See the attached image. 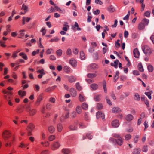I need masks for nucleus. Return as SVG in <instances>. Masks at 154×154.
I'll return each instance as SVG.
<instances>
[{"label":"nucleus","instance_id":"obj_11","mask_svg":"<svg viewBox=\"0 0 154 154\" xmlns=\"http://www.w3.org/2000/svg\"><path fill=\"white\" fill-rule=\"evenodd\" d=\"M79 100L80 102H83L85 101L86 97L82 93H81L79 95Z\"/></svg>","mask_w":154,"mask_h":154},{"label":"nucleus","instance_id":"obj_21","mask_svg":"<svg viewBox=\"0 0 154 154\" xmlns=\"http://www.w3.org/2000/svg\"><path fill=\"white\" fill-rule=\"evenodd\" d=\"M31 20L30 17H24L22 18V24L24 25L25 24V22H29Z\"/></svg>","mask_w":154,"mask_h":154},{"label":"nucleus","instance_id":"obj_56","mask_svg":"<svg viewBox=\"0 0 154 154\" xmlns=\"http://www.w3.org/2000/svg\"><path fill=\"white\" fill-rule=\"evenodd\" d=\"M11 26L10 25H8L6 26V29L7 31L10 32L11 31Z\"/></svg>","mask_w":154,"mask_h":154},{"label":"nucleus","instance_id":"obj_2","mask_svg":"<svg viewBox=\"0 0 154 154\" xmlns=\"http://www.w3.org/2000/svg\"><path fill=\"white\" fill-rule=\"evenodd\" d=\"M149 22V20L146 18L143 19L138 25V29L140 30L143 29L145 28V26L148 25Z\"/></svg>","mask_w":154,"mask_h":154},{"label":"nucleus","instance_id":"obj_28","mask_svg":"<svg viewBox=\"0 0 154 154\" xmlns=\"http://www.w3.org/2000/svg\"><path fill=\"white\" fill-rule=\"evenodd\" d=\"M81 107L84 110H86L88 109V105L85 103H83L81 104Z\"/></svg>","mask_w":154,"mask_h":154},{"label":"nucleus","instance_id":"obj_47","mask_svg":"<svg viewBox=\"0 0 154 154\" xmlns=\"http://www.w3.org/2000/svg\"><path fill=\"white\" fill-rule=\"evenodd\" d=\"M152 93V91L147 92L145 93V94L148 96L149 99H151V95Z\"/></svg>","mask_w":154,"mask_h":154},{"label":"nucleus","instance_id":"obj_63","mask_svg":"<svg viewBox=\"0 0 154 154\" xmlns=\"http://www.w3.org/2000/svg\"><path fill=\"white\" fill-rule=\"evenodd\" d=\"M56 100L55 98L53 97H51L49 99V101L52 103H54L55 102Z\"/></svg>","mask_w":154,"mask_h":154},{"label":"nucleus","instance_id":"obj_17","mask_svg":"<svg viewBox=\"0 0 154 154\" xmlns=\"http://www.w3.org/2000/svg\"><path fill=\"white\" fill-rule=\"evenodd\" d=\"M43 96L42 94H40L39 96L37 98L36 102V104L37 106L39 105L41 101L43 100Z\"/></svg>","mask_w":154,"mask_h":154},{"label":"nucleus","instance_id":"obj_31","mask_svg":"<svg viewBox=\"0 0 154 154\" xmlns=\"http://www.w3.org/2000/svg\"><path fill=\"white\" fill-rule=\"evenodd\" d=\"M18 94L21 97H23L26 95V93L25 91H22V90H20L18 91Z\"/></svg>","mask_w":154,"mask_h":154},{"label":"nucleus","instance_id":"obj_26","mask_svg":"<svg viewBox=\"0 0 154 154\" xmlns=\"http://www.w3.org/2000/svg\"><path fill=\"white\" fill-rule=\"evenodd\" d=\"M70 152V150L67 148L63 149L62 150V152L63 154H69Z\"/></svg>","mask_w":154,"mask_h":154},{"label":"nucleus","instance_id":"obj_23","mask_svg":"<svg viewBox=\"0 0 154 154\" xmlns=\"http://www.w3.org/2000/svg\"><path fill=\"white\" fill-rule=\"evenodd\" d=\"M112 111L113 113H117L121 112V110L118 107H114L113 108Z\"/></svg>","mask_w":154,"mask_h":154},{"label":"nucleus","instance_id":"obj_22","mask_svg":"<svg viewBox=\"0 0 154 154\" xmlns=\"http://www.w3.org/2000/svg\"><path fill=\"white\" fill-rule=\"evenodd\" d=\"M70 94L73 97H75L77 95V92L74 88H72L71 89Z\"/></svg>","mask_w":154,"mask_h":154},{"label":"nucleus","instance_id":"obj_13","mask_svg":"<svg viewBox=\"0 0 154 154\" xmlns=\"http://www.w3.org/2000/svg\"><path fill=\"white\" fill-rule=\"evenodd\" d=\"M98 65L95 63H92L88 66V68L90 69H96L98 68Z\"/></svg>","mask_w":154,"mask_h":154},{"label":"nucleus","instance_id":"obj_19","mask_svg":"<svg viewBox=\"0 0 154 154\" xmlns=\"http://www.w3.org/2000/svg\"><path fill=\"white\" fill-rule=\"evenodd\" d=\"M112 125L113 127H117L119 125V121L118 120L116 119L112 122Z\"/></svg>","mask_w":154,"mask_h":154},{"label":"nucleus","instance_id":"obj_39","mask_svg":"<svg viewBox=\"0 0 154 154\" xmlns=\"http://www.w3.org/2000/svg\"><path fill=\"white\" fill-rule=\"evenodd\" d=\"M22 9L25 12H26L28 11V7L27 6L23 4L22 5Z\"/></svg>","mask_w":154,"mask_h":154},{"label":"nucleus","instance_id":"obj_44","mask_svg":"<svg viewBox=\"0 0 154 154\" xmlns=\"http://www.w3.org/2000/svg\"><path fill=\"white\" fill-rule=\"evenodd\" d=\"M80 56L81 60H84L85 59V56L84 52L82 51L80 52Z\"/></svg>","mask_w":154,"mask_h":154},{"label":"nucleus","instance_id":"obj_15","mask_svg":"<svg viewBox=\"0 0 154 154\" xmlns=\"http://www.w3.org/2000/svg\"><path fill=\"white\" fill-rule=\"evenodd\" d=\"M24 107L22 106H18L16 109L17 113L20 114L22 113L24 111Z\"/></svg>","mask_w":154,"mask_h":154},{"label":"nucleus","instance_id":"obj_43","mask_svg":"<svg viewBox=\"0 0 154 154\" xmlns=\"http://www.w3.org/2000/svg\"><path fill=\"white\" fill-rule=\"evenodd\" d=\"M131 136L129 134L126 135L125 136V138L126 140H129L131 138Z\"/></svg>","mask_w":154,"mask_h":154},{"label":"nucleus","instance_id":"obj_57","mask_svg":"<svg viewBox=\"0 0 154 154\" xmlns=\"http://www.w3.org/2000/svg\"><path fill=\"white\" fill-rule=\"evenodd\" d=\"M46 30L45 29V28L43 27L42 28L41 32L42 33V35H44L46 33Z\"/></svg>","mask_w":154,"mask_h":154},{"label":"nucleus","instance_id":"obj_33","mask_svg":"<svg viewBox=\"0 0 154 154\" xmlns=\"http://www.w3.org/2000/svg\"><path fill=\"white\" fill-rule=\"evenodd\" d=\"M76 110L78 114H80L82 112V109L81 108V107L80 106H78L76 108Z\"/></svg>","mask_w":154,"mask_h":154},{"label":"nucleus","instance_id":"obj_62","mask_svg":"<svg viewBox=\"0 0 154 154\" xmlns=\"http://www.w3.org/2000/svg\"><path fill=\"white\" fill-rule=\"evenodd\" d=\"M34 88L35 91H38L40 89V87L38 85H35Z\"/></svg>","mask_w":154,"mask_h":154},{"label":"nucleus","instance_id":"obj_59","mask_svg":"<svg viewBox=\"0 0 154 154\" xmlns=\"http://www.w3.org/2000/svg\"><path fill=\"white\" fill-rule=\"evenodd\" d=\"M5 42L2 40L0 41V45L2 47H6V45L5 44Z\"/></svg>","mask_w":154,"mask_h":154},{"label":"nucleus","instance_id":"obj_61","mask_svg":"<svg viewBox=\"0 0 154 154\" xmlns=\"http://www.w3.org/2000/svg\"><path fill=\"white\" fill-rule=\"evenodd\" d=\"M150 12L149 11H146L144 14V16L147 17H149L150 16Z\"/></svg>","mask_w":154,"mask_h":154},{"label":"nucleus","instance_id":"obj_5","mask_svg":"<svg viewBox=\"0 0 154 154\" xmlns=\"http://www.w3.org/2000/svg\"><path fill=\"white\" fill-rule=\"evenodd\" d=\"M109 141L110 142L113 143L116 142L120 146L122 145L123 143V139L121 137H119V138H118L117 140L114 138H111L109 139Z\"/></svg>","mask_w":154,"mask_h":154},{"label":"nucleus","instance_id":"obj_16","mask_svg":"<svg viewBox=\"0 0 154 154\" xmlns=\"http://www.w3.org/2000/svg\"><path fill=\"white\" fill-rule=\"evenodd\" d=\"M78 24L76 22H75L74 26L72 27V29L75 31H80L81 30V28L79 27Z\"/></svg>","mask_w":154,"mask_h":154},{"label":"nucleus","instance_id":"obj_24","mask_svg":"<svg viewBox=\"0 0 154 154\" xmlns=\"http://www.w3.org/2000/svg\"><path fill=\"white\" fill-rule=\"evenodd\" d=\"M133 118V116L132 115L129 114L126 116L125 119L128 121H130L132 120Z\"/></svg>","mask_w":154,"mask_h":154},{"label":"nucleus","instance_id":"obj_32","mask_svg":"<svg viewBox=\"0 0 154 154\" xmlns=\"http://www.w3.org/2000/svg\"><path fill=\"white\" fill-rule=\"evenodd\" d=\"M63 69L64 71L66 73H69L70 71V68L67 66H65L64 67Z\"/></svg>","mask_w":154,"mask_h":154},{"label":"nucleus","instance_id":"obj_52","mask_svg":"<svg viewBox=\"0 0 154 154\" xmlns=\"http://www.w3.org/2000/svg\"><path fill=\"white\" fill-rule=\"evenodd\" d=\"M55 139V136L54 135H51L49 137V140L50 141H52Z\"/></svg>","mask_w":154,"mask_h":154},{"label":"nucleus","instance_id":"obj_37","mask_svg":"<svg viewBox=\"0 0 154 154\" xmlns=\"http://www.w3.org/2000/svg\"><path fill=\"white\" fill-rule=\"evenodd\" d=\"M108 11L110 12H113L115 11V9L114 7L111 5L109 6L107 8Z\"/></svg>","mask_w":154,"mask_h":154},{"label":"nucleus","instance_id":"obj_64","mask_svg":"<svg viewBox=\"0 0 154 154\" xmlns=\"http://www.w3.org/2000/svg\"><path fill=\"white\" fill-rule=\"evenodd\" d=\"M41 154H49V151L48 150H43L41 152Z\"/></svg>","mask_w":154,"mask_h":154},{"label":"nucleus","instance_id":"obj_58","mask_svg":"<svg viewBox=\"0 0 154 154\" xmlns=\"http://www.w3.org/2000/svg\"><path fill=\"white\" fill-rule=\"evenodd\" d=\"M25 31V30H20V36L21 37L20 38H23V37L24 36V32Z\"/></svg>","mask_w":154,"mask_h":154},{"label":"nucleus","instance_id":"obj_14","mask_svg":"<svg viewBox=\"0 0 154 154\" xmlns=\"http://www.w3.org/2000/svg\"><path fill=\"white\" fill-rule=\"evenodd\" d=\"M77 124L78 123L77 122H75L69 126V129L72 130H76L77 129Z\"/></svg>","mask_w":154,"mask_h":154},{"label":"nucleus","instance_id":"obj_38","mask_svg":"<svg viewBox=\"0 0 154 154\" xmlns=\"http://www.w3.org/2000/svg\"><path fill=\"white\" fill-rule=\"evenodd\" d=\"M119 72L118 71H117L116 73V75L114 77L113 80L114 82H116V79H118L119 77Z\"/></svg>","mask_w":154,"mask_h":154},{"label":"nucleus","instance_id":"obj_7","mask_svg":"<svg viewBox=\"0 0 154 154\" xmlns=\"http://www.w3.org/2000/svg\"><path fill=\"white\" fill-rule=\"evenodd\" d=\"M35 126L32 123H30L27 126V130L28 131V135H32V131L34 130Z\"/></svg>","mask_w":154,"mask_h":154},{"label":"nucleus","instance_id":"obj_6","mask_svg":"<svg viewBox=\"0 0 154 154\" xmlns=\"http://www.w3.org/2000/svg\"><path fill=\"white\" fill-rule=\"evenodd\" d=\"M60 146V143L58 141L54 142L50 146V149L52 150H55Z\"/></svg>","mask_w":154,"mask_h":154},{"label":"nucleus","instance_id":"obj_50","mask_svg":"<svg viewBox=\"0 0 154 154\" xmlns=\"http://www.w3.org/2000/svg\"><path fill=\"white\" fill-rule=\"evenodd\" d=\"M53 50L52 48L48 49L46 51V53L47 54H49L53 52Z\"/></svg>","mask_w":154,"mask_h":154},{"label":"nucleus","instance_id":"obj_20","mask_svg":"<svg viewBox=\"0 0 154 154\" xmlns=\"http://www.w3.org/2000/svg\"><path fill=\"white\" fill-rule=\"evenodd\" d=\"M68 79L69 81L70 82H73L76 80V78L73 76H68Z\"/></svg>","mask_w":154,"mask_h":154},{"label":"nucleus","instance_id":"obj_53","mask_svg":"<svg viewBox=\"0 0 154 154\" xmlns=\"http://www.w3.org/2000/svg\"><path fill=\"white\" fill-rule=\"evenodd\" d=\"M39 52V50L37 49L35 51H33L32 53V55L33 56H35L37 54H38Z\"/></svg>","mask_w":154,"mask_h":154},{"label":"nucleus","instance_id":"obj_34","mask_svg":"<svg viewBox=\"0 0 154 154\" xmlns=\"http://www.w3.org/2000/svg\"><path fill=\"white\" fill-rule=\"evenodd\" d=\"M91 87L93 90H95L97 89L98 87V85L96 84L93 83L91 84L90 85Z\"/></svg>","mask_w":154,"mask_h":154},{"label":"nucleus","instance_id":"obj_25","mask_svg":"<svg viewBox=\"0 0 154 154\" xmlns=\"http://www.w3.org/2000/svg\"><path fill=\"white\" fill-rule=\"evenodd\" d=\"M48 131L51 133H53L55 131V128L54 126L51 125L48 127Z\"/></svg>","mask_w":154,"mask_h":154},{"label":"nucleus","instance_id":"obj_46","mask_svg":"<svg viewBox=\"0 0 154 154\" xmlns=\"http://www.w3.org/2000/svg\"><path fill=\"white\" fill-rule=\"evenodd\" d=\"M56 54L58 56H60L62 54V51L60 49L57 50L56 52Z\"/></svg>","mask_w":154,"mask_h":154},{"label":"nucleus","instance_id":"obj_41","mask_svg":"<svg viewBox=\"0 0 154 154\" xmlns=\"http://www.w3.org/2000/svg\"><path fill=\"white\" fill-rule=\"evenodd\" d=\"M101 95H96L94 97V100L96 101H99L101 99Z\"/></svg>","mask_w":154,"mask_h":154},{"label":"nucleus","instance_id":"obj_40","mask_svg":"<svg viewBox=\"0 0 154 154\" xmlns=\"http://www.w3.org/2000/svg\"><path fill=\"white\" fill-rule=\"evenodd\" d=\"M103 85L104 92L106 93H107V88L106 87V82L105 80L103 81Z\"/></svg>","mask_w":154,"mask_h":154},{"label":"nucleus","instance_id":"obj_49","mask_svg":"<svg viewBox=\"0 0 154 154\" xmlns=\"http://www.w3.org/2000/svg\"><path fill=\"white\" fill-rule=\"evenodd\" d=\"M57 130L58 132H61L63 128V126L61 124H59L57 126Z\"/></svg>","mask_w":154,"mask_h":154},{"label":"nucleus","instance_id":"obj_30","mask_svg":"<svg viewBox=\"0 0 154 154\" xmlns=\"http://www.w3.org/2000/svg\"><path fill=\"white\" fill-rule=\"evenodd\" d=\"M19 55L22 57V58L25 60L28 59L27 55L23 52H20L19 54Z\"/></svg>","mask_w":154,"mask_h":154},{"label":"nucleus","instance_id":"obj_3","mask_svg":"<svg viewBox=\"0 0 154 154\" xmlns=\"http://www.w3.org/2000/svg\"><path fill=\"white\" fill-rule=\"evenodd\" d=\"M26 111L27 112H29V115L30 116H33L35 115L37 112L36 109H31L30 106L26 105L25 106Z\"/></svg>","mask_w":154,"mask_h":154},{"label":"nucleus","instance_id":"obj_54","mask_svg":"<svg viewBox=\"0 0 154 154\" xmlns=\"http://www.w3.org/2000/svg\"><path fill=\"white\" fill-rule=\"evenodd\" d=\"M72 51L70 49L68 48L66 51V54L67 55L70 56L72 54Z\"/></svg>","mask_w":154,"mask_h":154},{"label":"nucleus","instance_id":"obj_48","mask_svg":"<svg viewBox=\"0 0 154 154\" xmlns=\"http://www.w3.org/2000/svg\"><path fill=\"white\" fill-rule=\"evenodd\" d=\"M28 146L27 144H25L23 142H22L20 143V144L19 145V147L21 148H25Z\"/></svg>","mask_w":154,"mask_h":154},{"label":"nucleus","instance_id":"obj_1","mask_svg":"<svg viewBox=\"0 0 154 154\" xmlns=\"http://www.w3.org/2000/svg\"><path fill=\"white\" fill-rule=\"evenodd\" d=\"M3 138L7 141L6 142L5 146L6 147H10L13 144L15 140V137L13 135L11 137L10 132L8 130H5L3 132L2 134Z\"/></svg>","mask_w":154,"mask_h":154},{"label":"nucleus","instance_id":"obj_29","mask_svg":"<svg viewBox=\"0 0 154 154\" xmlns=\"http://www.w3.org/2000/svg\"><path fill=\"white\" fill-rule=\"evenodd\" d=\"M138 68L139 70L141 72H143L144 71L143 68L142 63H139L138 65Z\"/></svg>","mask_w":154,"mask_h":154},{"label":"nucleus","instance_id":"obj_60","mask_svg":"<svg viewBox=\"0 0 154 154\" xmlns=\"http://www.w3.org/2000/svg\"><path fill=\"white\" fill-rule=\"evenodd\" d=\"M142 151L145 152H146L148 151V147L147 146H144L142 148Z\"/></svg>","mask_w":154,"mask_h":154},{"label":"nucleus","instance_id":"obj_36","mask_svg":"<svg viewBox=\"0 0 154 154\" xmlns=\"http://www.w3.org/2000/svg\"><path fill=\"white\" fill-rule=\"evenodd\" d=\"M97 76V74L95 73H88L87 74V76L89 78H94L96 77Z\"/></svg>","mask_w":154,"mask_h":154},{"label":"nucleus","instance_id":"obj_18","mask_svg":"<svg viewBox=\"0 0 154 154\" xmlns=\"http://www.w3.org/2000/svg\"><path fill=\"white\" fill-rule=\"evenodd\" d=\"M69 63L73 67H75L77 66V62L74 59L72 58L70 59Z\"/></svg>","mask_w":154,"mask_h":154},{"label":"nucleus","instance_id":"obj_45","mask_svg":"<svg viewBox=\"0 0 154 154\" xmlns=\"http://www.w3.org/2000/svg\"><path fill=\"white\" fill-rule=\"evenodd\" d=\"M140 152V150L139 149H134L133 152V154H139Z\"/></svg>","mask_w":154,"mask_h":154},{"label":"nucleus","instance_id":"obj_8","mask_svg":"<svg viewBox=\"0 0 154 154\" xmlns=\"http://www.w3.org/2000/svg\"><path fill=\"white\" fill-rule=\"evenodd\" d=\"M12 95L13 93L12 92H9L8 94L4 95L3 97L5 99L8 101L13 100V97L12 96Z\"/></svg>","mask_w":154,"mask_h":154},{"label":"nucleus","instance_id":"obj_27","mask_svg":"<svg viewBox=\"0 0 154 154\" xmlns=\"http://www.w3.org/2000/svg\"><path fill=\"white\" fill-rule=\"evenodd\" d=\"M119 63V61L117 60H116L114 61V63H111V65L112 66H114L115 68H117L118 67V64Z\"/></svg>","mask_w":154,"mask_h":154},{"label":"nucleus","instance_id":"obj_4","mask_svg":"<svg viewBox=\"0 0 154 154\" xmlns=\"http://www.w3.org/2000/svg\"><path fill=\"white\" fill-rule=\"evenodd\" d=\"M142 49L144 54L147 55H150L152 53L153 50L147 46L145 45L142 47Z\"/></svg>","mask_w":154,"mask_h":154},{"label":"nucleus","instance_id":"obj_51","mask_svg":"<svg viewBox=\"0 0 154 154\" xmlns=\"http://www.w3.org/2000/svg\"><path fill=\"white\" fill-rule=\"evenodd\" d=\"M76 89L78 90H81L82 89V87L80 85L79 83L78 82L76 83Z\"/></svg>","mask_w":154,"mask_h":154},{"label":"nucleus","instance_id":"obj_42","mask_svg":"<svg viewBox=\"0 0 154 154\" xmlns=\"http://www.w3.org/2000/svg\"><path fill=\"white\" fill-rule=\"evenodd\" d=\"M134 99L135 100L139 101L140 99V97L137 93L134 94Z\"/></svg>","mask_w":154,"mask_h":154},{"label":"nucleus","instance_id":"obj_12","mask_svg":"<svg viewBox=\"0 0 154 154\" xmlns=\"http://www.w3.org/2000/svg\"><path fill=\"white\" fill-rule=\"evenodd\" d=\"M97 119L101 118L103 120H104L105 119V115L101 111H99L97 113Z\"/></svg>","mask_w":154,"mask_h":154},{"label":"nucleus","instance_id":"obj_35","mask_svg":"<svg viewBox=\"0 0 154 154\" xmlns=\"http://www.w3.org/2000/svg\"><path fill=\"white\" fill-rule=\"evenodd\" d=\"M147 69L149 72H153L154 69L153 66L151 65H149L147 66Z\"/></svg>","mask_w":154,"mask_h":154},{"label":"nucleus","instance_id":"obj_9","mask_svg":"<svg viewBox=\"0 0 154 154\" xmlns=\"http://www.w3.org/2000/svg\"><path fill=\"white\" fill-rule=\"evenodd\" d=\"M38 73L40 74L38 75V77L39 79L42 78L43 75L45 74L44 69H39L37 71Z\"/></svg>","mask_w":154,"mask_h":154},{"label":"nucleus","instance_id":"obj_55","mask_svg":"<svg viewBox=\"0 0 154 154\" xmlns=\"http://www.w3.org/2000/svg\"><path fill=\"white\" fill-rule=\"evenodd\" d=\"M59 40V39L55 37L51 39L50 41L51 42H57Z\"/></svg>","mask_w":154,"mask_h":154},{"label":"nucleus","instance_id":"obj_10","mask_svg":"<svg viewBox=\"0 0 154 154\" xmlns=\"http://www.w3.org/2000/svg\"><path fill=\"white\" fill-rule=\"evenodd\" d=\"M133 53L134 56L136 58H138L140 55V52L137 48H135L133 50Z\"/></svg>","mask_w":154,"mask_h":154}]
</instances>
